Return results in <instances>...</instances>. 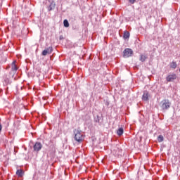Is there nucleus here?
<instances>
[{"mask_svg": "<svg viewBox=\"0 0 180 180\" xmlns=\"http://www.w3.org/2000/svg\"><path fill=\"white\" fill-rule=\"evenodd\" d=\"M75 134V140L78 141V143H81L82 140H84V135L79 131L78 129H75L74 131Z\"/></svg>", "mask_w": 180, "mask_h": 180, "instance_id": "nucleus-1", "label": "nucleus"}, {"mask_svg": "<svg viewBox=\"0 0 180 180\" xmlns=\"http://www.w3.org/2000/svg\"><path fill=\"white\" fill-rule=\"evenodd\" d=\"M162 109L163 110H167V109H169L171 103H169V100H163L162 101Z\"/></svg>", "mask_w": 180, "mask_h": 180, "instance_id": "nucleus-2", "label": "nucleus"}, {"mask_svg": "<svg viewBox=\"0 0 180 180\" xmlns=\"http://www.w3.org/2000/svg\"><path fill=\"white\" fill-rule=\"evenodd\" d=\"M133 56V50L131 49H125L123 51V56L126 58L131 57Z\"/></svg>", "mask_w": 180, "mask_h": 180, "instance_id": "nucleus-3", "label": "nucleus"}, {"mask_svg": "<svg viewBox=\"0 0 180 180\" xmlns=\"http://www.w3.org/2000/svg\"><path fill=\"white\" fill-rule=\"evenodd\" d=\"M175 79H176V75H175V74L169 75L166 77V81L167 82H172L175 81Z\"/></svg>", "mask_w": 180, "mask_h": 180, "instance_id": "nucleus-4", "label": "nucleus"}, {"mask_svg": "<svg viewBox=\"0 0 180 180\" xmlns=\"http://www.w3.org/2000/svg\"><path fill=\"white\" fill-rule=\"evenodd\" d=\"M42 147H43V145H41V143L37 142L34 145V150H35L37 152L40 151L41 150Z\"/></svg>", "mask_w": 180, "mask_h": 180, "instance_id": "nucleus-5", "label": "nucleus"}, {"mask_svg": "<svg viewBox=\"0 0 180 180\" xmlns=\"http://www.w3.org/2000/svg\"><path fill=\"white\" fill-rule=\"evenodd\" d=\"M53 51V47H49L42 51V56H47Z\"/></svg>", "mask_w": 180, "mask_h": 180, "instance_id": "nucleus-6", "label": "nucleus"}, {"mask_svg": "<svg viewBox=\"0 0 180 180\" xmlns=\"http://www.w3.org/2000/svg\"><path fill=\"white\" fill-rule=\"evenodd\" d=\"M150 95L148 94V91H144L143 96H142V101H148V97Z\"/></svg>", "mask_w": 180, "mask_h": 180, "instance_id": "nucleus-7", "label": "nucleus"}, {"mask_svg": "<svg viewBox=\"0 0 180 180\" xmlns=\"http://www.w3.org/2000/svg\"><path fill=\"white\" fill-rule=\"evenodd\" d=\"M24 174H25V172H23V170H22V169H18L16 171V175H18V176H19V178H22V176H23Z\"/></svg>", "mask_w": 180, "mask_h": 180, "instance_id": "nucleus-8", "label": "nucleus"}, {"mask_svg": "<svg viewBox=\"0 0 180 180\" xmlns=\"http://www.w3.org/2000/svg\"><path fill=\"white\" fill-rule=\"evenodd\" d=\"M12 71H18V66H16V61H13L11 64Z\"/></svg>", "mask_w": 180, "mask_h": 180, "instance_id": "nucleus-9", "label": "nucleus"}, {"mask_svg": "<svg viewBox=\"0 0 180 180\" xmlns=\"http://www.w3.org/2000/svg\"><path fill=\"white\" fill-rule=\"evenodd\" d=\"M176 67H178V65H176V62L172 61V63H170V68H173V70H175Z\"/></svg>", "mask_w": 180, "mask_h": 180, "instance_id": "nucleus-10", "label": "nucleus"}, {"mask_svg": "<svg viewBox=\"0 0 180 180\" xmlns=\"http://www.w3.org/2000/svg\"><path fill=\"white\" fill-rule=\"evenodd\" d=\"M129 37H130V32L125 31L124 32L123 38L126 39H129Z\"/></svg>", "mask_w": 180, "mask_h": 180, "instance_id": "nucleus-11", "label": "nucleus"}, {"mask_svg": "<svg viewBox=\"0 0 180 180\" xmlns=\"http://www.w3.org/2000/svg\"><path fill=\"white\" fill-rule=\"evenodd\" d=\"M146 58H147V56L146 55H141L140 61H141L142 63H144Z\"/></svg>", "mask_w": 180, "mask_h": 180, "instance_id": "nucleus-12", "label": "nucleus"}, {"mask_svg": "<svg viewBox=\"0 0 180 180\" xmlns=\"http://www.w3.org/2000/svg\"><path fill=\"white\" fill-rule=\"evenodd\" d=\"M123 128H120L117 131V134H118V136H122L123 134Z\"/></svg>", "mask_w": 180, "mask_h": 180, "instance_id": "nucleus-13", "label": "nucleus"}, {"mask_svg": "<svg viewBox=\"0 0 180 180\" xmlns=\"http://www.w3.org/2000/svg\"><path fill=\"white\" fill-rule=\"evenodd\" d=\"M158 141L159 143H162V141H164V136L162 135H160L158 137Z\"/></svg>", "mask_w": 180, "mask_h": 180, "instance_id": "nucleus-14", "label": "nucleus"}, {"mask_svg": "<svg viewBox=\"0 0 180 180\" xmlns=\"http://www.w3.org/2000/svg\"><path fill=\"white\" fill-rule=\"evenodd\" d=\"M63 25L65 27H70V23L68 22V20H64Z\"/></svg>", "mask_w": 180, "mask_h": 180, "instance_id": "nucleus-15", "label": "nucleus"}, {"mask_svg": "<svg viewBox=\"0 0 180 180\" xmlns=\"http://www.w3.org/2000/svg\"><path fill=\"white\" fill-rule=\"evenodd\" d=\"M117 151H119V148H115L112 150V154H114V155H117Z\"/></svg>", "mask_w": 180, "mask_h": 180, "instance_id": "nucleus-16", "label": "nucleus"}, {"mask_svg": "<svg viewBox=\"0 0 180 180\" xmlns=\"http://www.w3.org/2000/svg\"><path fill=\"white\" fill-rule=\"evenodd\" d=\"M129 2L130 4H134V2H136V0H129Z\"/></svg>", "mask_w": 180, "mask_h": 180, "instance_id": "nucleus-17", "label": "nucleus"}, {"mask_svg": "<svg viewBox=\"0 0 180 180\" xmlns=\"http://www.w3.org/2000/svg\"><path fill=\"white\" fill-rule=\"evenodd\" d=\"M59 39H60V40H63V35H60V36L59 37Z\"/></svg>", "mask_w": 180, "mask_h": 180, "instance_id": "nucleus-18", "label": "nucleus"}, {"mask_svg": "<svg viewBox=\"0 0 180 180\" xmlns=\"http://www.w3.org/2000/svg\"><path fill=\"white\" fill-rule=\"evenodd\" d=\"M2 130V125L0 124V131Z\"/></svg>", "mask_w": 180, "mask_h": 180, "instance_id": "nucleus-19", "label": "nucleus"}, {"mask_svg": "<svg viewBox=\"0 0 180 180\" xmlns=\"http://www.w3.org/2000/svg\"><path fill=\"white\" fill-rule=\"evenodd\" d=\"M51 6H53V4H51L50 5V8H51Z\"/></svg>", "mask_w": 180, "mask_h": 180, "instance_id": "nucleus-20", "label": "nucleus"}, {"mask_svg": "<svg viewBox=\"0 0 180 180\" xmlns=\"http://www.w3.org/2000/svg\"><path fill=\"white\" fill-rule=\"evenodd\" d=\"M51 9H52V8H50L49 11H51Z\"/></svg>", "mask_w": 180, "mask_h": 180, "instance_id": "nucleus-21", "label": "nucleus"}]
</instances>
